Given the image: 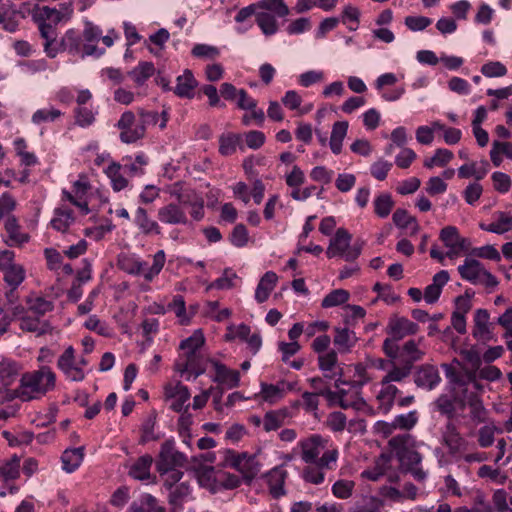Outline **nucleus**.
<instances>
[{
  "label": "nucleus",
  "instance_id": "17",
  "mask_svg": "<svg viewBox=\"0 0 512 512\" xmlns=\"http://www.w3.org/2000/svg\"><path fill=\"white\" fill-rule=\"evenodd\" d=\"M183 205L169 203L158 209L157 216L160 222L168 225H188L189 219Z\"/></svg>",
  "mask_w": 512,
  "mask_h": 512
},
{
  "label": "nucleus",
  "instance_id": "2",
  "mask_svg": "<svg viewBox=\"0 0 512 512\" xmlns=\"http://www.w3.org/2000/svg\"><path fill=\"white\" fill-rule=\"evenodd\" d=\"M56 385V375L49 366H41L38 370L25 372L20 384L9 392L7 400L19 398L23 402L39 399L52 391Z\"/></svg>",
  "mask_w": 512,
  "mask_h": 512
},
{
  "label": "nucleus",
  "instance_id": "39",
  "mask_svg": "<svg viewBox=\"0 0 512 512\" xmlns=\"http://www.w3.org/2000/svg\"><path fill=\"white\" fill-rule=\"evenodd\" d=\"M168 491V503L173 507L182 508L184 502H186L190 496L192 489L189 482L184 481Z\"/></svg>",
  "mask_w": 512,
  "mask_h": 512
},
{
  "label": "nucleus",
  "instance_id": "34",
  "mask_svg": "<svg viewBox=\"0 0 512 512\" xmlns=\"http://www.w3.org/2000/svg\"><path fill=\"white\" fill-rule=\"evenodd\" d=\"M18 373L19 368L15 362L2 361L0 363V385L1 388H4L6 390V395L4 397L6 400L9 395V392L11 391L8 388L16 380Z\"/></svg>",
  "mask_w": 512,
  "mask_h": 512
},
{
  "label": "nucleus",
  "instance_id": "19",
  "mask_svg": "<svg viewBox=\"0 0 512 512\" xmlns=\"http://www.w3.org/2000/svg\"><path fill=\"white\" fill-rule=\"evenodd\" d=\"M441 381L438 369L430 364H424L417 368L414 374V383L417 387L433 390Z\"/></svg>",
  "mask_w": 512,
  "mask_h": 512
},
{
  "label": "nucleus",
  "instance_id": "14",
  "mask_svg": "<svg viewBox=\"0 0 512 512\" xmlns=\"http://www.w3.org/2000/svg\"><path fill=\"white\" fill-rule=\"evenodd\" d=\"M327 441L320 435H312L299 442L301 458L307 464H315L320 454L325 450Z\"/></svg>",
  "mask_w": 512,
  "mask_h": 512
},
{
  "label": "nucleus",
  "instance_id": "55",
  "mask_svg": "<svg viewBox=\"0 0 512 512\" xmlns=\"http://www.w3.org/2000/svg\"><path fill=\"white\" fill-rule=\"evenodd\" d=\"M394 201L390 194L384 193L377 196L374 200V212L380 218H386L389 216Z\"/></svg>",
  "mask_w": 512,
  "mask_h": 512
},
{
  "label": "nucleus",
  "instance_id": "50",
  "mask_svg": "<svg viewBox=\"0 0 512 512\" xmlns=\"http://www.w3.org/2000/svg\"><path fill=\"white\" fill-rule=\"evenodd\" d=\"M256 22L262 32L267 36L273 35L278 31L275 15L266 11L258 12L256 14Z\"/></svg>",
  "mask_w": 512,
  "mask_h": 512
},
{
  "label": "nucleus",
  "instance_id": "29",
  "mask_svg": "<svg viewBox=\"0 0 512 512\" xmlns=\"http://www.w3.org/2000/svg\"><path fill=\"white\" fill-rule=\"evenodd\" d=\"M277 281L278 276L273 271H268L261 277L255 291V299L258 303H263L268 299Z\"/></svg>",
  "mask_w": 512,
  "mask_h": 512
},
{
  "label": "nucleus",
  "instance_id": "33",
  "mask_svg": "<svg viewBox=\"0 0 512 512\" xmlns=\"http://www.w3.org/2000/svg\"><path fill=\"white\" fill-rule=\"evenodd\" d=\"M391 459V454L382 453L375 460L373 468L364 470L361 476L371 481H378L390 467Z\"/></svg>",
  "mask_w": 512,
  "mask_h": 512
},
{
  "label": "nucleus",
  "instance_id": "58",
  "mask_svg": "<svg viewBox=\"0 0 512 512\" xmlns=\"http://www.w3.org/2000/svg\"><path fill=\"white\" fill-rule=\"evenodd\" d=\"M167 193H169L171 197H174L178 204L183 205L186 202V199H189L191 195L196 193V191L193 189L185 188L183 182L178 181L167 188Z\"/></svg>",
  "mask_w": 512,
  "mask_h": 512
},
{
  "label": "nucleus",
  "instance_id": "41",
  "mask_svg": "<svg viewBox=\"0 0 512 512\" xmlns=\"http://www.w3.org/2000/svg\"><path fill=\"white\" fill-rule=\"evenodd\" d=\"M347 130V121H338L333 124L329 145L331 151L336 155L342 150V142L347 134Z\"/></svg>",
  "mask_w": 512,
  "mask_h": 512
},
{
  "label": "nucleus",
  "instance_id": "1",
  "mask_svg": "<svg viewBox=\"0 0 512 512\" xmlns=\"http://www.w3.org/2000/svg\"><path fill=\"white\" fill-rule=\"evenodd\" d=\"M415 340L406 341L401 347L398 346L397 358L399 365L396 363L391 364V368L380 380V390L376 395L378 403V410L384 414L389 413L396 401L400 390L394 383H401L408 378L412 372L413 366L416 362L421 361L425 352L419 348V343Z\"/></svg>",
  "mask_w": 512,
  "mask_h": 512
},
{
  "label": "nucleus",
  "instance_id": "42",
  "mask_svg": "<svg viewBox=\"0 0 512 512\" xmlns=\"http://www.w3.org/2000/svg\"><path fill=\"white\" fill-rule=\"evenodd\" d=\"M155 67L152 62H140L135 68L128 72L136 86L140 87L154 75Z\"/></svg>",
  "mask_w": 512,
  "mask_h": 512
},
{
  "label": "nucleus",
  "instance_id": "57",
  "mask_svg": "<svg viewBox=\"0 0 512 512\" xmlns=\"http://www.w3.org/2000/svg\"><path fill=\"white\" fill-rule=\"evenodd\" d=\"M166 261L165 252L163 250L157 251L153 256V264L148 268L146 266L144 279L148 282L152 281L163 269Z\"/></svg>",
  "mask_w": 512,
  "mask_h": 512
},
{
  "label": "nucleus",
  "instance_id": "46",
  "mask_svg": "<svg viewBox=\"0 0 512 512\" xmlns=\"http://www.w3.org/2000/svg\"><path fill=\"white\" fill-rule=\"evenodd\" d=\"M122 171L121 164L115 162L111 163L105 171L114 191H121L128 186V180L123 176Z\"/></svg>",
  "mask_w": 512,
  "mask_h": 512
},
{
  "label": "nucleus",
  "instance_id": "3",
  "mask_svg": "<svg viewBox=\"0 0 512 512\" xmlns=\"http://www.w3.org/2000/svg\"><path fill=\"white\" fill-rule=\"evenodd\" d=\"M32 19L37 24L41 38L44 40V52L49 58H55L60 52L57 37V25L62 22L56 8L36 5L32 10Z\"/></svg>",
  "mask_w": 512,
  "mask_h": 512
},
{
  "label": "nucleus",
  "instance_id": "8",
  "mask_svg": "<svg viewBox=\"0 0 512 512\" xmlns=\"http://www.w3.org/2000/svg\"><path fill=\"white\" fill-rule=\"evenodd\" d=\"M186 455L175 448L174 440H166L161 444L156 469L160 476L168 473L173 468L182 467L186 463Z\"/></svg>",
  "mask_w": 512,
  "mask_h": 512
},
{
  "label": "nucleus",
  "instance_id": "24",
  "mask_svg": "<svg viewBox=\"0 0 512 512\" xmlns=\"http://www.w3.org/2000/svg\"><path fill=\"white\" fill-rule=\"evenodd\" d=\"M134 223L144 235H150L152 233L159 235L161 233L159 224L149 217L147 210L143 207L136 209Z\"/></svg>",
  "mask_w": 512,
  "mask_h": 512
},
{
  "label": "nucleus",
  "instance_id": "52",
  "mask_svg": "<svg viewBox=\"0 0 512 512\" xmlns=\"http://www.w3.org/2000/svg\"><path fill=\"white\" fill-rule=\"evenodd\" d=\"M418 420V412L416 410H412L408 413L395 416L393 419V425L396 430L409 431L417 424Z\"/></svg>",
  "mask_w": 512,
  "mask_h": 512
},
{
  "label": "nucleus",
  "instance_id": "54",
  "mask_svg": "<svg viewBox=\"0 0 512 512\" xmlns=\"http://www.w3.org/2000/svg\"><path fill=\"white\" fill-rule=\"evenodd\" d=\"M257 3L258 9L271 11L280 18L289 14V8L283 0H260Z\"/></svg>",
  "mask_w": 512,
  "mask_h": 512
},
{
  "label": "nucleus",
  "instance_id": "15",
  "mask_svg": "<svg viewBox=\"0 0 512 512\" xmlns=\"http://www.w3.org/2000/svg\"><path fill=\"white\" fill-rule=\"evenodd\" d=\"M336 397L333 398L331 405H339L342 409L363 410L367 403L361 397V389L352 388V391L343 388H337Z\"/></svg>",
  "mask_w": 512,
  "mask_h": 512
},
{
  "label": "nucleus",
  "instance_id": "62",
  "mask_svg": "<svg viewBox=\"0 0 512 512\" xmlns=\"http://www.w3.org/2000/svg\"><path fill=\"white\" fill-rule=\"evenodd\" d=\"M156 424V416L154 414L150 415L147 419L144 420L141 426V439L140 443L145 444L150 441H154L158 439V436L154 433V428Z\"/></svg>",
  "mask_w": 512,
  "mask_h": 512
},
{
  "label": "nucleus",
  "instance_id": "25",
  "mask_svg": "<svg viewBox=\"0 0 512 512\" xmlns=\"http://www.w3.org/2000/svg\"><path fill=\"white\" fill-rule=\"evenodd\" d=\"M130 512H167L158 499L151 494H143L129 507Z\"/></svg>",
  "mask_w": 512,
  "mask_h": 512
},
{
  "label": "nucleus",
  "instance_id": "48",
  "mask_svg": "<svg viewBox=\"0 0 512 512\" xmlns=\"http://www.w3.org/2000/svg\"><path fill=\"white\" fill-rule=\"evenodd\" d=\"M167 310L173 311L178 318L181 325H188L191 321V316H188L186 304L183 296L175 295L173 300L167 305Z\"/></svg>",
  "mask_w": 512,
  "mask_h": 512
},
{
  "label": "nucleus",
  "instance_id": "37",
  "mask_svg": "<svg viewBox=\"0 0 512 512\" xmlns=\"http://www.w3.org/2000/svg\"><path fill=\"white\" fill-rule=\"evenodd\" d=\"M197 481L203 488L208 489L212 493L218 490L217 480L215 478V469L213 466L194 467Z\"/></svg>",
  "mask_w": 512,
  "mask_h": 512
},
{
  "label": "nucleus",
  "instance_id": "53",
  "mask_svg": "<svg viewBox=\"0 0 512 512\" xmlns=\"http://www.w3.org/2000/svg\"><path fill=\"white\" fill-rule=\"evenodd\" d=\"M183 206L190 207V215L195 221H201L205 216L204 199L197 193L186 199Z\"/></svg>",
  "mask_w": 512,
  "mask_h": 512
},
{
  "label": "nucleus",
  "instance_id": "43",
  "mask_svg": "<svg viewBox=\"0 0 512 512\" xmlns=\"http://www.w3.org/2000/svg\"><path fill=\"white\" fill-rule=\"evenodd\" d=\"M440 240L445 247H457L460 244H470L469 239L461 237L455 226H446L441 229L439 234Z\"/></svg>",
  "mask_w": 512,
  "mask_h": 512
},
{
  "label": "nucleus",
  "instance_id": "63",
  "mask_svg": "<svg viewBox=\"0 0 512 512\" xmlns=\"http://www.w3.org/2000/svg\"><path fill=\"white\" fill-rule=\"evenodd\" d=\"M435 405L441 414L448 417V421H452V418L455 414V405L453 399L447 395L442 394L436 399Z\"/></svg>",
  "mask_w": 512,
  "mask_h": 512
},
{
  "label": "nucleus",
  "instance_id": "5",
  "mask_svg": "<svg viewBox=\"0 0 512 512\" xmlns=\"http://www.w3.org/2000/svg\"><path fill=\"white\" fill-rule=\"evenodd\" d=\"M419 330V325L406 317L393 315L388 319L386 333L388 337L383 341L382 349L390 359L397 358V342L407 336L415 335Z\"/></svg>",
  "mask_w": 512,
  "mask_h": 512
},
{
  "label": "nucleus",
  "instance_id": "56",
  "mask_svg": "<svg viewBox=\"0 0 512 512\" xmlns=\"http://www.w3.org/2000/svg\"><path fill=\"white\" fill-rule=\"evenodd\" d=\"M350 294L347 290L336 289L327 294L322 300L323 308H331L342 305L349 300Z\"/></svg>",
  "mask_w": 512,
  "mask_h": 512
},
{
  "label": "nucleus",
  "instance_id": "44",
  "mask_svg": "<svg viewBox=\"0 0 512 512\" xmlns=\"http://www.w3.org/2000/svg\"><path fill=\"white\" fill-rule=\"evenodd\" d=\"M20 475V457L14 454L0 466V477L8 482L15 480Z\"/></svg>",
  "mask_w": 512,
  "mask_h": 512
},
{
  "label": "nucleus",
  "instance_id": "23",
  "mask_svg": "<svg viewBox=\"0 0 512 512\" xmlns=\"http://www.w3.org/2000/svg\"><path fill=\"white\" fill-rule=\"evenodd\" d=\"M485 268L475 259L466 258L463 265L458 267V272L462 279L477 284L482 281V274Z\"/></svg>",
  "mask_w": 512,
  "mask_h": 512
},
{
  "label": "nucleus",
  "instance_id": "26",
  "mask_svg": "<svg viewBox=\"0 0 512 512\" xmlns=\"http://www.w3.org/2000/svg\"><path fill=\"white\" fill-rule=\"evenodd\" d=\"M74 220L73 210L65 206H60L55 208L50 225L56 231L64 233L73 224Z\"/></svg>",
  "mask_w": 512,
  "mask_h": 512
},
{
  "label": "nucleus",
  "instance_id": "16",
  "mask_svg": "<svg viewBox=\"0 0 512 512\" xmlns=\"http://www.w3.org/2000/svg\"><path fill=\"white\" fill-rule=\"evenodd\" d=\"M287 477L288 472L283 465L272 468L264 475L269 488V493L274 499H278L286 495L284 486Z\"/></svg>",
  "mask_w": 512,
  "mask_h": 512
},
{
  "label": "nucleus",
  "instance_id": "27",
  "mask_svg": "<svg viewBox=\"0 0 512 512\" xmlns=\"http://www.w3.org/2000/svg\"><path fill=\"white\" fill-rule=\"evenodd\" d=\"M84 459V447L68 448L61 456L62 469L67 473L76 471Z\"/></svg>",
  "mask_w": 512,
  "mask_h": 512
},
{
  "label": "nucleus",
  "instance_id": "21",
  "mask_svg": "<svg viewBox=\"0 0 512 512\" xmlns=\"http://www.w3.org/2000/svg\"><path fill=\"white\" fill-rule=\"evenodd\" d=\"M197 86L198 81L192 71L185 69L183 74L176 78V86L173 88V92L180 98L192 99Z\"/></svg>",
  "mask_w": 512,
  "mask_h": 512
},
{
  "label": "nucleus",
  "instance_id": "40",
  "mask_svg": "<svg viewBox=\"0 0 512 512\" xmlns=\"http://www.w3.org/2000/svg\"><path fill=\"white\" fill-rule=\"evenodd\" d=\"M331 380L332 379L325 378L324 374L308 379L310 386L314 390L313 393L318 396H323L328 401L329 405L333 402V398L336 397V391H332L329 385V381Z\"/></svg>",
  "mask_w": 512,
  "mask_h": 512
},
{
  "label": "nucleus",
  "instance_id": "9",
  "mask_svg": "<svg viewBox=\"0 0 512 512\" xmlns=\"http://www.w3.org/2000/svg\"><path fill=\"white\" fill-rule=\"evenodd\" d=\"M408 440L409 435H397L388 442L389 447L395 451L397 459L407 467L406 469L418 466L422 461V456L418 451L407 447Z\"/></svg>",
  "mask_w": 512,
  "mask_h": 512
},
{
  "label": "nucleus",
  "instance_id": "36",
  "mask_svg": "<svg viewBox=\"0 0 512 512\" xmlns=\"http://www.w3.org/2000/svg\"><path fill=\"white\" fill-rule=\"evenodd\" d=\"M333 342L341 353L349 352L356 343V336L353 331L346 327H336Z\"/></svg>",
  "mask_w": 512,
  "mask_h": 512
},
{
  "label": "nucleus",
  "instance_id": "13",
  "mask_svg": "<svg viewBox=\"0 0 512 512\" xmlns=\"http://www.w3.org/2000/svg\"><path fill=\"white\" fill-rule=\"evenodd\" d=\"M102 30L91 22H86L81 34L83 40L82 58L86 56L100 57L105 49L99 48L97 43L101 39Z\"/></svg>",
  "mask_w": 512,
  "mask_h": 512
},
{
  "label": "nucleus",
  "instance_id": "18",
  "mask_svg": "<svg viewBox=\"0 0 512 512\" xmlns=\"http://www.w3.org/2000/svg\"><path fill=\"white\" fill-rule=\"evenodd\" d=\"M166 400H171L170 408L175 412H181L191 394L187 386L180 382L176 384H167L164 389Z\"/></svg>",
  "mask_w": 512,
  "mask_h": 512
},
{
  "label": "nucleus",
  "instance_id": "30",
  "mask_svg": "<svg viewBox=\"0 0 512 512\" xmlns=\"http://www.w3.org/2000/svg\"><path fill=\"white\" fill-rule=\"evenodd\" d=\"M20 329L22 331L35 333L36 336H43L52 331L48 321H41L39 317L22 316L20 318Z\"/></svg>",
  "mask_w": 512,
  "mask_h": 512
},
{
  "label": "nucleus",
  "instance_id": "32",
  "mask_svg": "<svg viewBox=\"0 0 512 512\" xmlns=\"http://www.w3.org/2000/svg\"><path fill=\"white\" fill-rule=\"evenodd\" d=\"M119 269L131 275H143L147 263L140 261L134 255L121 254L117 261Z\"/></svg>",
  "mask_w": 512,
  "mask_h": 512
},
{
  "label": "nucleus",
  "instance_id": "31",
  "mask_svg": "<svg viewBox=\"0 0 512 512\" xmlns=\"http://www.w3.org/2000/svg\"><path fill=\"white\" fill-rule=\"evenodd\" d=\"M4 227L9 235V246L22 245L29 241V235L20 231V225L14 215L6 217Z\"/></svg>",
  "mask_w": 512,
  "mask_h": 512
},
{
  "label": "nucleus",
  "instance_id": "11",
  "mask_svg": "<svg viewBox=\"0 0 512 512\" xmlns=\"http://www.w3.org/2000/svg\"><path fill=\"white\" fill-rule=\"evenodd\" d=\"M442 443L451 456H459L468 450V441L460 434L453 421H448L441 432Z\"/></svg>",
  "mask_w": 512,
  "mask_h": 512
},
{
  "label": "nucleus",
  "instance_id": "10",
  "mask_svg": "<svg viewBox=\"0 0 512 512\" xmlns=\"http://www.w3.org/2000/svg\"><path fill=\"white\" fill-rule=\"evenodd\" d=\"M14 252L5 250L0 255V270L4 274L5 283L13 288H18L25 279L24 268L13 262Z\"/></svg>",
  "mask_w": 512,
  "mask_h": 512
},
{
  "label": "nucleus",
  "instance_id": "6",
  "mask_svg": "<svg viewBox=\"0 0 512 512\" xmlns=\"http://www.w3.org/2000/svg\"><path fill=\"white\" fill-rule=\"evenodd\" d=\"M352 235L344 228L337 229L326 250L328 258L341 257L347 262H354L361 254L364 240L357 239L351 246Z\"/></svg>",
  "mask_w": 512,
  "mask_h": 512
},
{
  "label": "nucleus",
  "instance_id": "64",
  "mask_svg": "<svg viewBox=\"0 0 512 512\" xmlns=\"http://www.w3.org/2000/svg\"><path fill=\"white\" fill-rule=\"evenodd\" d=\"M229 240L231 244L235 247H244L249 240L247 228L243 224H237L233 228Z\"/></svg>",
  "mask_w": 512,
  "mask_h": 512
},
{
  "label": "nucleus",
  "instance_id": "4",
  "mask_svg": "<svg viewBox=\"0 0 512 512\" xmlns=\"http://www.w3.org/2000/svg\"><path fill=\"white\" fill-rule=\"evenodd\" d=\"M205 339L202 330L198 329L191 336L180 343V349L184 352L179 355L174 364V369L187 380L196 379L203 373L196 365V352L204 344Z\"/></svg>",
  "mask_w": 512,
  "mask_h": 512
},
{
  "label": "nucleus",
  "instance_id": "51",
  "mask_svg": "<svg viewBox=\"0 0 512 512\" xmlns=\"http://www.w3.org/2000/svg\"><path fill=\"white\" fill-rule=\"evenodd\" d=\"M61 116L62 112L59 109L49 106L35 111L31 121L36 125H40L45 122H53Z\"/></svg>",
  "mask_w": 512,
  "mask_h": 512
},
{
  "label": "nucleus",
  "instance_id": "59",
  "mask_svg": "<svg viewBox=\"0 0 512 512\" xmlns=\"http://www.w3.org/2000/svg\"><path fill=\"white\" fill-rule=\"evenodd\" d=\"M488 232L503 234L512 229V216L503 212L499 213L498 218L487 225Z\"/></svg>",
  "mask_w": 512,
  "mask_h": 512
},
{
  "label": "nucleus",
  "instance_id": "60",
  "mask_svg": "<svg viewBox=\"0 0 512 512\" xmlns=\"http://www.w3.org/2000/svg\"><path fill=\"white\" fill-rule=\"evenodd\" d=\"M355 488V482L352 480L341 479L332 486V493L339 499H348L352 496Z\"/></svg>",
  "mask_w": 512,
  "mask_h": 512
},
{
  "label": "nucleus",
  "instance_id": "35",
  "mask_svg": "<svg viewBox=\"0 0 512 512\" xmlns=\"http://www.w3.org/2000/svg\"><path fill=\"white\" fill-rule=\"evenodd\" d=\"M285 382L282 381L276 385L267 384L265 382H261L260 387V397L264 402L269 404H275L285 396Z\"/></svg>",
  "mask_w": 512,
  "mask_h": 512
},
{
  "label": "nucleus",
  "instance_id": "20",
  "mask_svg": "<svg viewBox=\"0 0 512 512\" xmlns=\"http://www.w3.org/2000/svg\"><path fill=\"white\" fill-rule=\"evenodd\" d=\"M215 377L213 378L214 382L228 388L232 389L239 386L240 383V373L237 370H232L226 367L224 364L218 361H212Z\"/></svg>",
  "mask_w": 512,
  "mask_h": 512
},
{
  "label": "nucleus",
  "instance_id": "49",
  "mask_svg": "<svg viewBox=\"0 0 512 512\" xmlns=\"http://www.w3.org/2000/svg\"><path fill=\"white\" fill-rule=\"evenodd\" d=\"M26 303L29 311L36 314L38 317L44 316L47 312L54 309L53 302L41 296L28 297Z\"/></svg>",
  "mask_w": 512,
  "mask_h": 512
},
{
  "label": "nucleus",
  "instance_id": "28",
  "mask_svg": "<svg viewBox=\"0 0 512 512\" xmlns=\"http://www.w3.org/2000/svg\"><path fill=\"white\" fill-rule=\"evenodd\" d=\"M138 114L139 120L137 122L140 126H143L144 134L146 133L147 127L159 124V128L164 129L168 122V113L165 110L159 114L157 111H146L144 109H139Z\"/></svg>",
  "mask_w": 512,
  "mask_h": 512
},
{
  "label": "nucleus",
  "instance_id": "12",
  "mask_svg": "<svg viewBox=\"0 0 512 512\" xmlns=\"http://www.w3.org/2000/svg\"><path fill=\"white\" fill-rule=\"evenodd\" d=\"M317 361L324 377L334 379V386L336 388L346 384V381L342 379L343 369L338 362V355L335 350L330 349L328 352L318 355Z\"/></svg>",
  "mask_w": 512,
  "mask_h": 512
},
{
  "label": "nucleus",
  "instance_id": "47",
  "mask_svg": "<svg viewBox=\"0 0 512 512\" xmlns=\"http://www.w3.org/2000/svg\"><path fill=\"white\" fill-rule=\"evenodd\" d=\"M489 313L486 309H477L474 315V337L484 338L489 335Z\"/></svg>",
  "mask_w": 512,
  "mask_h": 512
},
{
  "label": "nucleus",
  "instance_id": "38",
  "mask_svg": "<svg viewBox=\"0 0 512 512\" xmlns=\"http://www.w3.org/2000/svg\"><path fill=\"white\" fill-rule=\"evenodd\" d=\"M59 48L62 46L63 50H67L70 54L76 55L83 53V40L81 34L74 29L66 31L61 43L58 44Z\"/></svg>",
  "mask_w": 512,
  "mask_h": 512
},
{
  "label": "nucleus",
  "instance_id": "45",
  "mask_svg": "<svg viewBox=\"0 0 512 512\" xmlns=\"http://www.w3.org/2000/svg\"><path fill=\"white\" fill-rule=\"evenodd\" d=\"M241 141V135L232 132L223 133L219 137V153L223 156H229L236 152V148Z\"/></svg>",
  "mask_w": 512,
  "mask_h": 512
},
{
  "label": "nucleus",
  "instance_id": "61",
  "mask_svg": "<svg viewBox=\"0 0 512 512\" xmlns=\"http://www.w3.org/2000/svg\"><path fill=\"white\" fill-rule=\"evenodd\" d=\"M144 136L143 126H140L138 122L135 126H129V128L121 130L119 135L120 140L126 144L135 143Z\"/></svg>",
  "mask_w": 512,
  "mask_h": 512
},
{
  "label": "nucleus",
  "instance_id": "7",
  "mask_svg": "<svg viewBox=\"0 0 512 512\" xmlns=\"http://www.w3.org/2000/svg\"><path fill=\"white\" fill-rule=\"evenodd\" d=\"M225 463L240 472L247 484L252 482L262 467L256 455H249L246 452L237 453L233 450L226 451Z\"/></svg>",
  "mask_w": 512,
  "mask_h": 512
},
{
  "label": "nucleus",
  "instance_id": "22",
  "mask_svg": "<svg viewBox=\"0 0 512 512\" xmlns=\"http://www.w3.org/2000/svg\"><path fill=\"white\" fill-rule=\"evenodd\" d=\"M153 458L149 454L138 457L129 467L128 475L133 479L140 481H150L152 479L151 467Z\"/></svg>",
  "mask_w": 512,
  "mask_h": 512
}]
</instances>
